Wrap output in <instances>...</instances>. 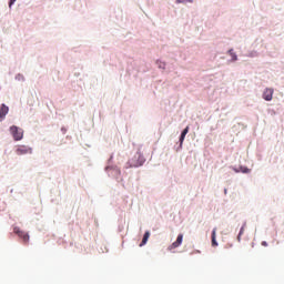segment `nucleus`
<instances>
[{
	"label": "nucleus",
	"instance_id": "1",
	"mask_svg": "<svg viewBox=\"0 0 284 284\" xmlns=\"http://www.w3.org/2000/svg\"><path fill=\"white\" fill-rule=\"evenodd\" d=\"M9 134L13 139V141H23V136L26 134V131L21 126L11 125L9 128Z\"/></svg>",
	"mask_w": 284,
	"mask_h": 284
},
{
	"label": "nucleus",
	"instance_id": "2",
	"mask_svg": "<svg viewBox=\"0 0 284 284\" xmlns=\"http://www.w3.org/2000/svg\"><path fill=\"white\" fill-rule=\"evenodd\" d=\"M13 150H14V154H17V156H26V155L33 154V152H34L32 146H30L28 144H17Z\"/></svg>",
	"mask_w": 284,
	"mask_h": 284
},
{
	"label": "nucleus",
	"instance_id": "3",
	"mask_svg": "<svg viewBox=\"0 0 284 284\" xmlns=\"http://www.w3.org/2000/svg\"><path fill=\"white\" fill-rule=\"evenodd\" d=\"M105 172L112 179H115V181H121V170L116 166H106Z\"/></svg>",
	"mask_w": 284,
	"mask_h": 284
},
{
	"label": "nucleus",
	"instance_id": "4",
	"mask_svg": "<svg viewBox=\"0 0 284 284\" xmlns=\"http://www.w3.org/2000/svg\"><path fill=\"white\" fill-rule=\"evenodd\" d=\"M145 163V158L141 153H136L130 161L131 168H141Z\"/></svg>",
	"mask_w": 284,
	"mask_h": 284
},
{
	"label": "nucleus",
	"instance_id": "5",
	"mask_svg": "<svg viewBox=\"0 0 284 284\" xmlns=\"http://www.w3.org/2000/svg\"><path fill=\"white\" fill-rule=\"evenodd\" d=\"M262 99L271 102L274 99V88H265L262 92Z\"/></svg>",
	"mask_w": 284,
	"mask_h": 284
},
{
	"label": "nucleus",
	"instance_id": "6",
	"mask_svg": "<svg viewBox=\"0 0 284 284\" xmlns=\"http://www.w3.org/2000/svg\"><path fill=\"white\" fill-rule=\"evenodd\" d=\"M183 245V234H179L175 242H173L169 247V252H172V250H176V247H181Z\"/></svg>",
	"mask_w": 284,
	"mask_h": 284
},
{
	"label": "nucleus",
	"instance_id": "7",
	"mask_svg": "<svg viewBox=\"0 0 284 284\" xmlns=\"http://www.w3.org/2000/svg\"><path fill=\"white\" fill-rule=\"evenodd\" d=\"M13 232H14V234H18V236L20 239H22V241H24V243H28V241H30V235L28 233L21 231V229L14 227Z\"/></svg>",
	"mask_w": 284,
	"mask_h": 284
},
{
	"label": "nucleus",
	"instance_id": "8",
	"mask_svg": "<svg viewBox=\"0 0 284 284\" xmlns=\"http://www.w3.org/2000/svg\"><path fill=\"white\" fill-rule=\"evenodd\" d=\"M234 172L239 173L241 172L242 174H250V172H252L251 169H248L247 166H239L237 169H234Z\"/></svg>",
	"mask_w": 284,
	"mask_h": 284
},
{
	"label": "nucleus",
	"instance_id": "9",
	"mask_svg": "<svg viewBox=\"0 0 284 284\" xmlns=\"http://www.w3.org/2000/svg\"><path fill=\"white\" fill-rule=\"evenodd\" d=\"M8 112H10V108L6 104H1V119H6Z\"/></svg>",
	"mask_w": 284,
	"mask_h": 284
},
{
	"label": "nucleus",
	"instance_id": "10",
	"mask_svg": "<svg viewBox=\"0 0 284 284\" xmlns=\"http://www.w3.org/2000/svg\"><path fill=\"white\" fill-rule=\"evenodd\" d=\"M150 239V231H146L143 235L142 242L140 243V247H143V245L148 244V241Z\"/></svg>",
	"mask_w": 284,
	"mask_h": 284
},
{
	"label": "nucleus",
	"instance_id": "11",
	"mask_svg": "<svg viewBox=\"0 0 284 284\" xmlns=\"http://www.w3.org/2000/svg\"><path fill=\"white\" fill-rule=\"evenodd\" d=\"M229 54L231 57V61H239V55H236V52H234V49L229 50Z\"/></svg>",
	"mask_w": 284,
	"mask_h": 284
},
{
	"label": "nucleus",
	"instance_id": "12",
	"mask_svg": "<svg viewBox=\"0 0 284 284\" xmlns=\"http://www.w3.org/2000/svg\"><path fill=\"white\" fill-rule=\"evenodd\" d=\"M212 245L215 247L219 246V242H216V229H213L212 231Z\"/></svg>",
	"mask_w": 284,
	"mask_h": 284
},
{
	"label": "nucleus",
	"instance_id": "13",
	"mask_svg": "<svg viewBox=\"0 0 284 284\" xmlns=\"http://www.w3.org/2000/svg\"><path fill=\"white\" fill-rule=\"evenodd\" d=\"M155 65H156L160 70H165V67H166L165 61H163V60H156V61H155Z\"/></svg>",
	"mask_w": 284,
	"mask_h": 284
},
{
	"label": "nucleus",
	"instance_id": "14",
	"mask_svg": "<svg viewBox=\"0 0 284 284\" xmlns=\"http://www.w3.org/2000/svg\"><path fill=\"white\" fill-rule=\"evenodd\" d=\"M14 80L18 81V83H23L26 81V77L21 73L16 74Z\"/></svg>",
	"mask_w": 284,
	"mask_h": 284
},
{
	"label": "nucleus",
	"instance_id": "15",
	"mask_svg": "<svg viewBox=\"0 0 284 284\" xmlns=\"http://www.w3.org/2000/svg\"><path fill=\"white\" fill-rule=\"evenodd\" d=\"M248 57H251L252 59H254V57H258V51H251L248 53Z\"/></svg>",
	"mask_w": 284,
	"mask_h": 284
},
{
	"label": "nucleus",
	"instance_id": "16",
	"mask_svg": "<svg viewBox=\"0 0 284 284\" xmlns=\"http://www.w3.org/2000/svg\"><path fill=\"white\" fill-rule=\"evenodd\" d=\"M183 141H185V136L181 135L180 136V148H183Z\"/></svg>",
	"mask_w": 284,
	"mask_h": 284
},
{
	"label": "nucleus",
	"instance_id": "17",
	"mask_svg": "<svg viewBox=\"0 0 284 284\" xmlns=\"http://www.w3.org/2000/svg\"><path fill=\"white\" fill-rule=\"evenodd\" d=\"M13 3H17V0H10V1H9V8H10V9L12 8V4H13Z\"/></svg>",
	"mask_w": 284,
	"mask_h": 284
},
{
	"label": "nucleus",
	"instance_id": "18",
	"mask_svg": "<svg viewBox=\"0 0 284 284\" xmlns=\"http://www.w3.org/2000/svg\"><path fill=\"white\" fill-rule=\"evenodd\" d=\"M187 132H190V126H186V128L182 131V133H184V134H187Z\"/></svg>",
	"mask_w": 284,
	"mask_h": 284
},
{
	"label": "nucleus",
	"instance_id": "19",
	"mask_svg": "<svg viewBox=\"0 0 284 284\" xmlns=\"http://www.w3.org/2000/svg\"><path fill=\"white\" fill-rule=\"evenodd\" d=\"M244 231H245V229L242 226L241 230H240L239 235H240V236H243V232H244Z\"/></svg>",
	"mask_w": 284,
	"mask_h": 284
},
{
	"label": "nucleus",
	"instance_id": "20",
	"mask_svg": "<svg viewBox=\"0 0 284 284\" xmlns=\"http://www.w3.org/2000/svg\"><path fill=\"white\" fill-rule=\"evenodd\" d=\"M176 3H185V0H176Z\"/></svg>",
	"mask_w": 284,
	"mask_h": 284
},
{
	"label": "nucleus",
	"instance_id": "21",
	"mask_svg": "<svg viewBox=\"0 0 284 284\" xmlns=\"http://www.w3.org/2000/svg\"><path fill=\"white\" fill-rule=\"evenodd\" d=\"M262 245H264V247H267V242H262Z\"/></svg>",
	"mask_w": 284,
	"mask_h": 284
},
{
	"label": "nucleus",
	"instance_id": "22",
	"mask_svg": "<svg viewBox=\"0 0 284 284\" xmlns=\"http://www.w3.org/2000/svg\"><path fill=\"white\" fill-rule=\"evenodd\" d=\"M181 135L184 136V138L187 136V134H186V133H183V132L181 133Z\"/></svg>",
	"mask_w": 284,
	"mask_h": 284
},
{
	"label": "nucleus",
	"instance_id": "23",
	"mask_svg": "<svg viewBox=\"0 0 284 284\" xmlns=\"http://www.w3.org/2000/svg\"><path fill=\"white\" fill-rule=\"evenodd\" d=\"M237 241H241V235L237 236Z\"/></svg>",
	"mask_w": 284,
	"mask_h": 284
},
{
	"label": "nucleus",
	"instance_id": "24",
	"mask_svg": "<svg viewBox=\"0 0 284 284\" xmlns=\"http://www.w3.org/2000/svg\"><path fill=\"white\" fill-rule=\"evenodd\" d=\"M196 253H197V254H200V253H201V251H196Z\"/></svg>",
	"mask_w": 284,
	"mask_h": 284
}]
</instances>
